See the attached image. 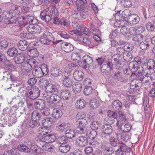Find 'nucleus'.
Here are the masks:
<instances>
[{"label":"nucleus","mask_w":155,"mask_h":155,"mask_svg":"<svg viewBox=\"0 0 155 155\" xmlns=\"http://www.w3.org/2000/svg\"><path fill=\"white\" fill-rule=\"evenodd\" d=\"M92 62V58L88 55H85L82 57V61H79L78 64L83 68L88 70Z\"/></svg>","instance_id":"obj_1"},{"label":"nucleus","mask_w":155,"mask_h":155,"mask_svg":"<svg viewBox=\"0 0 155 155\" xmlns=\"http://www.w3.org/2000/svg\"><path fill=\"white\" fill-rule=\"evenodd\" d=\"M2 16L3 18L5 19L6 24L13 23L17 21L16 17L10 12V9L9 11L5 12L2 14Z\"/></svg>","instance_id":"obj_2"},{"label":"nucleus","mask_w":155,"mask_h":155,"mask_svg":"<svg viewBox=\"0 0 155 155\" xmlns=\"http://www.w3.org/2000/svg\"><path fill=\"white\" fill-rule=\"evenodd\" d=\"M26 93V96L31 99L34 100L37 98L40 94V91L38 88H31L30 90H28Z\"/></svg>","instance_id":"obj_3"},{"label":"nucleus","mask_w":155,"mask_h":155,"mask_svg":"<svg viewBox=\"0 0 155 155\" xmlns=\"http://www.w3.org/2000/svg\"><path fill=\"white\" fill-rule=\"evenodd\" d=\"M28 31L31 34H39L42 30V29L40 26L35 24H31L29 25L27 27Z\"/></svg>","instance_id":"obj_4"},{"label":"nucleus","mask_w":155,"mask_h":155,"mask_svg":"<svg viewBox=\"0 0 155 155\" xmlns=\"http://www.w3.org/2000/svg\"><path fill=\"white\" fill-rule=\"evenodd\" d=\"M116 124L118 128H120L121 131L124 132L126 133L128 132L131 128V127L130 124H127L123 125V124L121 123V121L120 120H117Z\"/></svg>","instance_id":"obj_5"},{"label":"nucleus","mask_w":155,"mask_h":155,"mask_svg":"<svg viewBox=\"0 0 155 155\" xmlns=\"http://www.w3.org/2000/svg\"><path fill=\"white\" fill-rule=\"evenodd\" d=\"M10 12L15 16L16 15H19L22 12L21 7L19 5L15 4H12L9 8Z\"/></svg>","instance_id":"obj_6"},{"label":"nucleus","mask_w":155,"mask_h":155,"mask_svg":"<svg viewBox=\"0 0 155 155\" xmlns=\"http://www.w3.org/2000/svg\"><path fill=\"white\" fill-rule=\"evenodd\" d=\"M87 138L83 136H80L77 137L75 140L76 145L80 147H83L86 145L88 143Z\"/></svg>","instance_id":"obj_7"},{"label":"nucleus","mask_w":155,"mask_h":155,"mask_svg":"<svg viewBox=\"0 0 155 155\" xmlns=\"http://www.w3.org/2000/svg\"><path fill=\"white\" fill-rule=\"evenodd\" d=\"M55 139V136L53 134L42 136L40 138V142H47L48 143H49L54 142Z\"/></svg>","instance_id":"obj_8"},{"label":"nucleus","mask_w":155,"mask_h":155,"mask_svg":"<svg viewBox=\"0 0 155 155\" xmlns=\"http://www.w3.org/2000/svg\"><path fill=\"white\" fill-rule=\"evenodd\" d=\"M70 75L67 74L66 73L64 74L65 78H64L62 84L65 87H70L74 83V81L70 77Z\"/></svg>","instance_id":"obj_9"},{"label":"nucleus","mask_w":155,"mask_h":155,"mask_svg":"<svg viewBox=\"0 0 155 155\" xmlns=\"http://www.w3.org/2000/svg\"><path fill=\"white\" fill-rule=\"evenodd\" d=\"M112 69V64L109 62H104L101 68V71L105 73L106 74H108L110 70Z\"/></svg>","instance_id":"obj_10"},{"label":"nucleus","mask_w":155,"mask_h":155,"mask_svg":"<svg viewBox=\"0 0 155 155\" xmlns=\"http://www.w3.org/2000/svg\"><path fill=\"white\" fill-rule=\"evenodd\" d=\"M101 128L102 133L105 136L111 135L113 131L112 127L109 125H104L102 126Z\"/></svg>","instance_id":"obj_11"},{"label":"nucleus","mask_w":155,"mask_h":155,"mask_svg":"<svg viewBox=\"0 0 155 155\" xmlns=\"http://www.w3.org/2000/svg\"><path fill=\"white\" fill-rule=\"evenodd\" d=\"M76 124L80 129L81 133H82L84 131L85 126L87 124V121L86 119H82L77 121Z\"/></svg>","instance_id":"obj_12"},{"label":"nucleus","mask_w":155,"mask_h":155,"mask_svg":"<svg viewBox=\"0 0 155 155\" xmlns=\"http://www.w3.org/2000/svg\"><path fill=\"white\" fill-rule=\"evenodd\" d=\"M61 48L63 50L67 53L70 52L74 49L73 46L71 44L66 42L62 43L61 45Z\"/></svg>","instance_id":"obj_13"},{"label":"nucleus","mask_w":155,"mask_h":155,"mask_svg":"<svg viewBox=\"0 0 155 155\" xmlns=\"http://www.w3.org/2000/svg\"><path fill=\"white\" fill-rule=\"evenodd\" d=\"M50 71L52 77H58L62 76V71L58 68H52Z\"/></svg>","instance_id":"obj_14"},{"label":"nucleus","mask_w":155,"mask_h":155,"mask_svg":"<svg viewBox=\"0 0 155 155\" xmlns=\"http://www.w3.org/2000/svg\"><path fill=\"white\" fill-rule=\"evenodd\" d=\"M25 58L24 54L23 53L18 54L14 58V60L15 63L17 64L22 63L23 62Z\"/></svg>","instance_id":"obj_15"},{"label":"nucleus","mask_w":155,"mask_h":155,"mask_svg":"<svg viewBox=\"0 0 155 155\" xmlns=\"http://www.w3.org/2000/svg\"><path fill=\"white\" fill-rule=\"evenodd\" d=\"M128 20L130 24L135 25L138 22L140 18L137 15L134 14L129 16Z\"/></svg>","instance_id":"obj_16"},{"label":"nucleus","mask_w":155,"mask_h":155,"mask_svg":"<svg viewBox=\"0 0 155 155\" xmlns=\"http://www.w3.org/2000/svg\"><path fill=\"white\" fill-rule=\"evenodd\" d=\"M84 74L81 71L76 70L73 73V76L75 80L77 81H81L83 79Z\"/></svg>","instance_id":"obj_17"},{"label":"nucleus","mask_w":155,"mask_h":155,"mask_svg":"<svg viewBox=\"0 0 155 155\" xmlns=\"http://www.w3.org/2000/svg\"><path fill=\"white\" fill-rule=\"evenodd\" d=\"M39 143L40 146L41 147L45 150L50 152H52L54 151V147L50 146L49 143L47 142H40Z\"/></svg>","instance_id":"obj_18"},{"label":"nucleus","mask_w":155,"mask_h":155,"mask_svg":"<svg viewBox=\"0 0 155 155\" xmlns=\"http://www.w3.org/2000/svg\"><path fill=\"white\" fill-rule=\"evenodd\" d=\"M46 100L48 102H57L60 101V98L59 96L55 94H53L49 95H47L46 97Z\"/></svg>","instance_id":"obj_19"},{"label":"nucleus","mask_w":155,"mask_h":155,"mask_svg":"<svg viewBox=\"0 0 155 155\" xmlns=\"http://www.w3.org/2000/svg\"><path fill=\"white\" fill-rule=\"evenodd\" d=\"M17 46L19 49L24 51L28 48V45L26 41L21 40L18 42Z\"/></svg>","instance_id":"obj_20"},{"label":"nucleus","mask_w":155,"mask_h":155,"mask_svg":"<svg viewBox=\"0 0 155 155\" xmlns=\"http://www.w3.org/2000/svg\"><path fill=\"white\" fill-rule=\"evenodd\" d=\"M51 129L48 127H40L38 128V133L42 136H45L46 134H48L51 131Z\"/></svg>","instance_id":"obj_21"},{"label":"nucleus","mask_w":155,"mask_h":155,"mask_svg":"<svg viewBox=\"0 0 155 155\" xmlns=\"http://www.w3.org/2000/svg\"><path fill=\"white\" fill-rule=\"evenodd\" d=\"M20 69L23 72H28L31 70V66L28 64L27 61L21 63Z\"/></svg>","instance_id":"obj_22"},{"label":"nucleus","mask_w":155,"mask_h":155,"mask_svg":"<svg viewBox=\"0 0 155 155\" xmlns=\"http://www.w3.org/2000/svg\"><path fill=\"white\" fill-rule=\"evenodd\" d=\"M45 104L44 100L42 99H38L35 101V107L36 108L41 110L44 107Z\"/></svg>","instance_id":"obj_23"},{"label":"nucleus","mask_w":155,"mask_h":155,"mask_svg":"<svg viewBox=\"0 0 155 155\" xmlns=\"http://www.w3.org/2000/svg\"><path fill=\"white\" fill-rule=\"evenodd\" d=\"M53 120L51 117H46L42 121V124L45 127H50L53 123Z\"/></svg>","instance_id":"obj_24"},{"label":"nucleus","mask_w":155,"mask_h":155,"mask_svg":"<svg viewBox=\"0 0 155 155\" xmlns=\"http://www.w3.org/2000/svg\"><path fill=\"white\" fill-rule=\"evenodd\" d=\"M38 83L40 87L43 89H45L46 90V87L49 84L48 80L45 78L40 79Z\"/></svg>","instance_id":"obj_25"},{"label":"nucleus","mask_w":155,"mask_h":155,"mask_svg":"<svg viewBox=\"0 0 155 155\" xmlns=\"http://www.w3.org/2000/svg\"><path fill=\"white\" fill-rule=\"evenodd\" d=\"M86 104V101L84 99H80L77 100L75 104L76 108L81 109L84 108Z\"/></svg>","instance_id":"obj_26"},{"label":"nucleus","mask_w":155,"mask_h":155,"mask_svg":"<svg viewBox=\"0 0 155 155\" xmlns=\"http://www.w3.org/2000/svg\"><path fill=\"white\" fill-rule=\"evenodd\" d=\"M62 115V111L61 110L57 108H54L53 110L52 116L55 119H58Z\"/></svg>","instance_id":"obj_27"},{"label":"nucleus","mask_w":155,"mask_h":155,"mask_svg":"<svg viewBox=\"0 0 155 155\" xmlns=\"http://www.w3.org/2000/svg\"><path fill=\"white\" fill-rule=\"evenodd\" d=\"M76 65L73 64H69L68 66L64 69V74H67L71 75V72L73 70L75 69Z\"/></svg>","instance_id":"obj_28"},{"label":"nucleus","mask_w":155,"mask_h":155,"mask_svg":"<svg viewBox=\"0 0 155 155\" xmlns=\"http://www.w3.org/2000/svg\"><path fill=\"white\" fill-rule=\"evenodd\" d=\"M23 21L24 22H26L27 23H35L33 21H35V19H34V17L31 15H26L22 18Z\"/></svg>","instance_id":"obj_29"},{"label":"nucleus","mask_w":155,"mask_h":155,"mask_svg":"<svg viewBox=\"0 0 155 155\" xmlns=\"http://www.w3.org/2000/svg\"><path fill=\"white\" fill-rule=\"evenodd\" d=\"M122 104L118 100H115L112 103V107L115 110H120L122 108Z\"/></svg>","instance_id":"obj_30"},{"label":"nucleus","mask_w":155,"mask_h":155,"mask_svg":"<svg viewBox=\"0 0 155 155\" xmlns=\"http://www.w3.org/2000/svg\"><path fill=\"white\" fill-rule=\"evenodd\" d=\"M72 88L73 91L74 93H79L82 89V85L79 82H77L73 85Z\"/></svg>","instance_id":"obj_31"},{"label":"nucleus","mask_w":155,"mask_h":155,"mask_svg":"<svg viewBox=\"0 0 155 155\" xmlns=\"http://www.w3.org/2000/svg\"><path fill=\"white\" fill-rule=\"evenodd\" d=\"M67 127V126L65 123L63 121H59L56 125V128L59 131H63Z\"/></svg>","instance_id":"obj_32"},{"label":"nucleus","mask_w":155,"mask_h":155,"mask_svg":"<svg viewBox=\"0 0 155 155\" xmlns=\"http://www.w3.org/2000/svg\"><path fill=\"white\" fill-rule=\"evenodd\" d=\"M32 72L33 75L37 78H40L43 76V73L40 67L34 69Z\"/></svg>","instance_id":"obj_33"},{"label":"nucleus","mask_w":155,"mask_h":155,"mask_svg":"<svg viewBox=\"0 0 155 155\" xmlns=\"http://www.w3.org/2000/svg\"><path fill=\"white\" fill-rule=\"evenodd\" d=\"M28 54L30 57H36L38 55V52L36 48H32L30 49L28 48Z\"/></svg>","instance_id":"obj_34"},{"label":"nucleus","mask_w":155,"mask_h":155,"mask_svg":"<svg viewBox=\"0 0 155 155\" xmlns=\"http://www.w3.org/2000/svg\"><path fill=\"white\" fill-rule=\"evenodd\" d=\"M59 150L62 153H66L69 150L70 147L67 143L61 145L59 147Z\"/></svg>","instance_id":"obj_35"},{"label":"nucleus","mask_w":155,"mask_h":155,"mask_svg":"<svg viewBox=\"0 0 155 155\" xmlns=\"http://www.w3.org/2000/svg\"><path fill=\"white\" fill-rule=\"evenodd\" d=\"M27 124L30 127L32 128H35L38 127L40 125V123L38 121H36L32 119L29 121L27 123Z\"/></svg>","instance_id":"obj_36"},{"label":"nucleus","mask_w":155,"mask_h":155,"mask_svg":"<svg viewBox=\"0 0 155 155\" xmlns=\"http://www.w3.org/2000/svg\"><path fill=\"white\" fill-rule=\"evenodd\" d=\"M66 137L70 139L74 137L75 135V131L73 130L67 129L65 131Z\"/></svg>","instance_id":"obj_37"},{"label":"nucleus","mask_w":155,"mask_h":155,"mask_svg":"<svg viewBox=\"0 0 155 155\" xmlns=\"http://www.w3.org/2000/svg\"><path fill=\"white\" fill-rule=\"evenodd\" d=\"M3 79L6 81H11L13 80L12 75L7 71L3 72Z\"/></svg>","instance_id":"obj_38"},{"label":"nucleus","mask_w":155,"mask_h":155,"mask_svg":"<svg viewBox=\"0 0 155 155\" xmlns=\"http://www.w3.org/2000/svg\"><path fill=\"white\" fill-rule=\"evenodd\" d=\"M150 44L147 41H142L140 44V48L143 50H146L149 48Z\"/></svg>","instance_id":"obj_39"},{"label":"nucleus","mask_w":155,"mask_h":155,"mask_svg":"<svg viewBox=\"0 0 155 155\" xmlns=\"http://www.w3.org/2000/svg\"><path fill=\"white\" fill-rule=\"evenodd\" d=\"M72 15L73 17L79 20H83L84 15L80 11L72 12Z\"/></svg>","instance_id":"obj_40"},{"label":"nucleus","mask_w":155,"mask_h":155,"mask_svg":"<svg viewBox=\"0 0 155 155\" xmlns=\"http://www.w3.org/2000/svg\"><path fill=\"white\" fill-rule=\"evenodd\" d=\"M40 17L42 20L46 22L49 21L52 18L50 15H46L43 12L41 13Z\"/></svg>","instance_id":"obj_41"},{"label":"nucleus","mask_w":155,"mask_h":155,"mask_svg":"<svg viewBox=\"0 0 155 155\" xmlns=\"http://www.w3.org/2000/svg\"><path fill=\"white\" fill-rule=\"evenodd\" d=\"M99 101L96 99H93L90 101V105L91 108L95 109L99 106Z\"/></svg>","instance_id":"obj_42"},{"label":"nucleus","mask_w":155,"mask_h":155,"mask_svg":"<svg viewBox=\"0 0 155 155\" xmlns=\"http://www.w3.org/2000/svg\"><path fill=\"white\" fill-rule=\"evenodd\" d=\"M31 88V86H28L25 85L23 87H21L18 91V92L21 94V96H24L25 95L26 96V92L28 91V90Z\"/></svg>","instance_id":"obj_43"},{"label":"nucleus","mask_w":155,"mask_h":155,"mask_svg":"<svg viewBox=\"0 0 155 155\" xmlns=\"http://www.w3.org/2000/svg\"><path fill=\"white\" fill-rule=\"evenodd\" d=\"M18 149L21 151L28 153L30 152L31 149L28 147L24 144L19 145L17 147Z\"/></svg>","instance_id":"obj_44"},{"label":"nucleus","mask_w":155,"mask_h":155,"mask_svg":"<svg viewBox=\"0 0 155 155\" xmlns=\"http://www.w3.org/2000/svg\"><path fill=\"white\" fill-rule=\"evenodd\" d=\"M61 97L64 100H67L71 96L70 92L68 90H63L61 94Z\"/></svg>","instance_id":"obj_45"},{"label":"nucleus","mask_w":155,"mask_h":155,"mask_svg":"<svg viewBox=\"0 0 155 155\" xmlns=\"http://www.w3.org/2000/svg\"><path fill=\"white\" fill-rule=\"evenodd\" d=\"M46 91L49 93L55 92L57 91V88L55 85L49 83L46 87Z\"/></svg>","instance_id":"obj_46"},{"label":"nucleus","mask_w":155,"mask_h":155,"mask_svg":"<svg viewBox=\"0 0 155 155\" xmlns=\"http://www.w3.org/2000/svg\"><path fill=\"white\" fill-rule=\"evenodd\" d=\"M128 24V22L126 20H118L114 23V26L116 28H118L124 25H127Z\"/></svg>","instance_id":"obj_47"},{"label":"nucleus","mask_w":155,"mask_h":155,"mask_svg":"<svg viewBox=\"0 0 155 155\" xmlns=\"http://www.w3.org/2000/svg\"><path fill=\"white\" fill-rule=\"evenodd\" d=\"M52 39L51 40L49 38V37H44L43 36H41L39 41L42 44H47L48 45L50 44V42L52 40Z\"/></svg>","instance_id":"obj_48"},{"label":"nucleus","mask_w":155,"mask_h":155,"mask_svg":"<svg viewBox=\"0 0 155 155\" xmlns=\"http://www.w3.org/2000/svg\"><path fill=\"white\" fill-rule=\"evenodd\" d=\"M78 40L80 42H83L84 45H89L91 44L90 40L86 38H83L82 36H79L78 38Z\"/></svg>","instance_id":"obj_49"},{"label":"nucleus","mask_w":155,"mask_h":155,"mask_svg":"<svg viewBox=\"0 0 155 155\" xmlns=\"http://www.w3.org/2000/svg\"><path fill=\"white\" fill-rule=\"evenodd\" d=\"M28 64L31 66V68H34L36 67L38 64V62L34 59L31 58L28 59L27 61Z\"/></svg>","instance_id":"obj_50"},{"label":"nucleus","mask_w":155,"mask_h":155,"mask_svg":"<svg viewBox=\"0 0 155 155\" xmlns=\"http://www.w3.org/2000/svg\"><path fill=\"white\" fill-rule=\"evenodd\" d=\"M87 135L91 139H93L96 137L97 134V132L95 130L92 129L90 131H88L87 132Z\"/></svg>","instance_id":"obj_51"},{"label":"nucleus","mask_w":155,"mask_h":155,"mask_svg":"<svg viewBox=\"0 0 155 155\" xmlns=\"http://www.w3.org/2000/svg\"><path fill=\"white\" fill-rule=\"evenodd\" d=\"M41 114L37 111H34L32 113L31 119L38 121L41 117Z\"/></svg>","instance_id":"obj_52"},{"label":"nucleus","mask_w":155,"mask_h":155,"mask_svg":"<svg viewBox=\"0 0 155 155\" xmlns=\"http://www.w3.org/2000/svg\"><path fill=\"white\" fill-rule=\"evenodd\" d=\"M18 52L17 49L15 48H12L8 49V54L11 57H13Z\"/></svg>","instance_id":"obj_53"},{"label":"nucleus","mask_w":155,"mask_h":155,"mask_svg":"<svg viewBox=\"0 0 155 155\" xmlns=\"http://www.w3.org/2000/svg\"><path fill=\"white\" fill-rule=\"evenodd\" d=\"M80 28L81 31L83 32L84 34L88 36L90 35L91 31H90L84 25H81Z\"/></svg>","instance_id":"obj_54"},{"label":"nucleus","mask_w":155,"mask_h":155,"mask_svg":"<svg viewBox=\"0 0 155 155\" xmlns=\"http://www.w3.org/2000/svg\"><path fill=\"white\" fill-rule=\"evenodd\" d=\"M124 59L126 61H130L132 58V56L131 53L127 52H125L123 55Z\"/></svg>","instance_id":"obj_55"},{"label":"nucleus","mask_w":155,"mask_h":155,"mask_svg":"<svg viewBox=\"0 0 155 155\" xmlns=\"http://www.w3.org/2000/svg\"><path fill=\"white\" fill-rule=\"evenodd\" d=\"M84 4L83 3H81L79 4V5H77V9H79L81 12H86L88 10L87 8L84 5Z\"/></svg>","instance_id":"obj_56"},{"label":"nucleus","mask_w":155,"mask_h":155,"mask_svg":"<svg viewBox=\"0 0 155 155\" xmlns=\"http://www.w3.org/2000/svg\"><path fill=\"white\" fill-rule=\"evenodd\" d=\"M80 54L77 52H73L71 55V59L74 61H76L80 59Z\"/></svg>","instance_id":"obj_57"},{"label":"nucleus","mask_w":155,"mask_h":155,"mask_svg":"<svg viewBox=\"0 0 155 155\" xmlns=\"http://www.w3.org/2000/svg\"><path fill=\"white\" fill-rule=\"evenodd\" d=\"M93 91V88L91 87H87L84 89V94L86 95L91 94Z\"/></svg>","instance_id":"obj_58"},{"label":"nucleus","mask_w":155,"mask_h":155,"mask_svg":"<svg viewBox=\"0 0 155 155\" xmlns=\"http://www.w3.org/2000/svg\"><path fill=\"white\" fill-rule=\"evenodd\" d=\"M147 67L151 69H153V67L155 66V61L153 59L149 60L147 62Z\"/></svg>","instance_id":"obj_59"},{"label":"nucleus","mask_w":155,"mask_h":155,"mask_svg":"<svg viewBox=\"0 0 155 155\" xmlns=\"http://www.w3.org/2000/svg\"><path fill=\"white\" fill-rule=\"evenodd\" d=\"M121 4L123 6L127 8L131 6V2L130 0H122Z\"/></svg>","instance_id":"obj_60"},{"label":"nucleus","mask_w":155,"mask_h":155,"mask_svg":"<svg viewBox=\"0 0 155 155\" xmlns=\"http://www.w3.org/2000/svg\"><path fill=\"white\" fill-rule=\"evenodd\" d=\"M113 78L117 81H121L122 79V76L120 72L119 71L116 72L113 76Z\"/></svg>","instance_id":"obj_61"},{"label":"nucleus","mask_w":155,"mask_h":155,"mask_svg":"<svg viewBox=\"0 0 155 155\" xmlns=\"http://www.w3.org/2000/svg\"><path fill=\"white\" fill-rule=\"evenodd\" d=\"M42 114L45 116H48L50 114V109L48 107H45L41 110Z\"/></svg>","instance_id":"obj_62"},{"label":"nucleus","mask_w":155,"mask_h":155,"mask_svg":"<svg viewBox=\"0 0 155 155\" xmlns=\"http://www.w3.org/2000/svg\"><path fill=\"white\" fill-rule=\"evenodd\" d=\"M125 50L126 52L131 51L134 48L133 45L131 44H127L124 46Z\"/></svg>","instance_id":"obj_63"},{"label":"nucleus","mask_w":155,"mask_h":155,"mask_svg":"<svg viewBox=\"0 0 155 155\" xmlns=\"http://www.w3.org/2000/svg\"><path fill=\"white\" fill-rule=\"evenodd\" d=\"M120 30V32L124 35H126L128 32L129 28L126 26L127 25H124Z\"/></svg>","instance_id":"obj_64"}]
</instances>
